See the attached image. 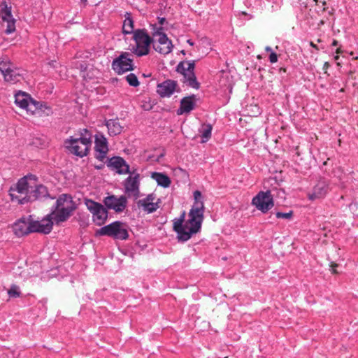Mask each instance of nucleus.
<instances>
[{
	"mask_svg": "<svg viewBox=\"0 0 358 358\" xmlns=\"http://www.w3.org/2000/svg\"><path fill=\"white\" fill-rule=\"evenodd\" d=\"M13 229L15 234L19 237L34 232L48 234L52 229V222L51 219L34 221L30 216L28 218L23 217L17 220L13 224Z\"/></svg>",
	"mask_w": 358,
	"mask_h": 358,
	"instance_id": "nucleus-1",
	"label": "nucleus"
},
{
	"mask_svg": "<svg viewBox=\"0 0 358 358\" xmlns=\"http://www.w3.org/2000/svg\"><path fill=\"white\" fill-rule=\"evenodd\" d=\"M76 205L70 194H62L57 199L55 210L45 219H51L52 224L66 221L76 210Z\"/></svg>",
	"mask_w": 358,
	"mask_h": 358,
	"instance_id": "nucleus-2",
	"label": "nucleus"
},
{
	"mask_svg": "<svg viewBox=\"0 0 358 358\" xmlns=\"http://www.w3.org/2000/svg\"><path fill=\"white\" fill-rule=\"evenodd\" d=\"M15 103L21 108L38 116H49L52 113L51 108L46 103L34 100L29 94L23 92L15 94Z\"/></svg>",
	"mask_w": 358,
	"mask_h": 358,
	"instance_id": "nucleus-3",
	"label": "nucleus"
},
{
	"mask_svg": "<svg viewBox=\"0 0 358 358\" xmlns=\"http://www.w3.org/2000/svg\"><path fill=\"white\" fill-rule=\"evenodd\" d=\"M80 137L70 138L65 141L66 148L73 155L83 157L88 154L92 145V135L87 129L83 130Z\"/></svg>",
	"mask_w": 358,
	"mask_h": 358,
	"instance_id": "nucleus-4",
	"label": "nucleus"
},
{
	"mask_svg": "<svg viewBox=\"0 0 358 358\" xmlns=\"http://www.w3.org/2000/svg\"><path fill=\"white\" fill-rule=\"evenodd\" d=\"M31 180L33 183L35 181L34 176H27L20 179L16 185L10 187L9 194L12 201H17L19 203L24 204L22 202L23 197H26L29 194L31 188Z\"/></svg>",
	"mask_w": 358,
	"mask_h": 358,
	"instance_id": "nucleus-5",
	"label": "nucleus"
},
{
	"mask_svg": "<svg viewBox=\"0 0 358 358\" xmlns=\"http://www.w3.org/2000/svg\"><path fill=\"white\" fill-rule=\"evenodd\" d=\"M194 202L189 212V222L194 223L195 229H201L203 220L204 205L200 191L194 192Z\"/></svg>",
	"mask_w": 358,
	"mask_h": 358,
	"instance_id": "nucleus-6",
	"label": "nucleus"
},
{
	"mask_svg": "<svg viewBox=\"0 0 358 358\" xmlns=\"http://www.w3.org/2000/svg\"><path fill=\"white\" fill-rule=\"evenodd\" d=\"M185 211H183L180 217L173 220V230L178 234L179 241H188L193 234H196L200 229H195L194 223H189V220L184 224Z\"/></svg>",
	"mask_w": 358,
	"mask_h": 358,
	"instance_id": "nucleus-7",
	"label": "nucleus"
},
{
	"mask_svg": "<svg viewBox=\"0 0 358 358\" xmlns=\"http://www.w3.org/2000/svg\"><path fill=\"white\" fill-rule=\"evenodd\" d=\"M195 61H182L176 66V71L183 76V83L189 87L198 90L200 87L195 73Z\"/></svg>",
	"mask_w": 358,
	"mask_h": 358,
	"instance_id": "nucleus-8",
	"label": "nucleus"
},
{
	"mask_svg": "<svg viewBox=\"0 0 358 358\" xmlns=\"http://www.w3.org/2000/svg\"><path fill=\"white\" fill-rule=\"evenodd\" d=\"M133 38L136 46L133 52L138 57L147 55L149 53L150 46L153 44V38L150 37L145 29H136L134 31Z\"/></svg>",
	"mask_w": 358,
	"mask_h": 358,
	"instance_id": "nucleus-9",
	"label": "nucleus"
},
{
	"mask_svg": "<svg viewBox=\"0 0 358 358\" xmlns=\"http://www.w3.org/2000/svg\"><path fill=\"white\" fill-rule=\"evenodd\" d=\"M96 234L100 236H108L120 240H125L129 236L126 224L120 221H115L101 227L96 231Z\"/></svg>",
	"mask_w": 358,
	"mask_h": 358,
	"instance_id": "nucleus-10",
	"label": "nucleus"
},
{
	"mask_svg": "<svg viewBox=\"0 0 358 358\" xmlns=\"http://www.w3.org/2000/svg\"><path fill=\"white\" fill-rule=\"evenodd\" d=\"M0 71L6 82H18L22 77L23 71L17 68L9 59L4 57L0 59Z\"/></svg>",
	"mask_w": 358,
	"mask_h": 358,
	"instance_id": "nucleus-11",
	"label": "nucleus"
},
{
	"mask_svg": "<svg viewBox=\"0 0 358 358\" xmlns=\"http://www.w3.org/2000/svg\"><path fill=\"white\" fill-rule=\"evenodd\" d=\"M85 204L92 214V220L98 226L103 225L108 218V211L101 203L92 199H85Z\"/></svg>",
	"mask_w": 358,
	"mask_h": 358,
	"instance_id": "nucleus-12",
	"label": "nucleus"
},
{
	"mask_svg": "<svg viewBox=\"0 0 358 358\" xmlns=\"http://www.w3.org/2000/svg\"><path fill=\"white\" fill-rule=\"evenodd\" d=\"M162 27L157 28L156 25H153L154 32L152 35L153 36H159L158 43L153 41V48L161 54L166 55L171 52L173 45L166 34L162 32Z\"/></svg>",
	"mask_w": 358,
	"mask_h": 358,
	"instance_id": "nucleus-13",
	"label": "nucleus"
},
{
	"mask_svg": "<svg viewBox=\"0 0 358 358\" xmlns=\"http://www.w3.org/2000/svg\"><path fill=\"white\" fill-rule=\"evenodd\" d=\"M131 53L124 52L112 62V69L117 74L134 70L133 59L130 57Z\"/></svg>",
	"mask_w": 358,
	"mask_h": 358,
	"instance_id": "nucleus-14",
	"label": "nucleus"
},
{
	"mask_svg": "<svg viewBox=\"0 0 358 358\" xmlns=\"http://www.w3.org/2000/svg\"><path fill=\"white\" fill-rule=\"evenodd\" d=\"M252 203L258 210L265 213L274 206L273 195L269 190L261 191L252 199Z\"/></svg>",
	"mask_w": 358,
	"mask_h": 358,
	"instance_id": "nucleus-15",
	"label": "nucleus"
},
{
	"mask_svg": "<svg viewBox=\"0 0 358 358\" xmlns=\"http://www.w3.org/2000/svg\"><path fill=\"white\" fill-rule=\"evenodd\" d=\"M140 174H136V176H129L124 182V192L129 198L136 200L140 196Z\"/></svg>",
	"mask_w": 358,
	"mask_h": 358,
	"instance_id": "nucleus-16",
	"label": "nucleus"
},
{
	"mask_svg": "<svg viewBox=\"0 0 358 358\" xmlns=\"http://www.w3.org/2000/svg\"><path fill=\"white\" fill-rule=\"evenodd\" d=\"M103 202L108 208L113 209L117 213H121L127 207V199L124 195L120 197L111 195L106 197Z\"/></svg>",
	"mask_w": 358,
	"mask_h": 358,
	"instance_id": "nucleus-17",
	"label": "nucleus"
},
{
	"mask_svg": "<svg viewBox=\"0 0 358 358\" xmlns=\"http://www.w3.org/2000/svg\"><path fill=\"white\" fill-rule=\"evenodd\" d=\"M48 197H50V194L45 186L43 185H32L29 194L26 197H23L22 202H31Z\"/></svg>",
	"mask_w": 358,
	"mask_h": 358,
	"instance_id": "nucleus-18",
	"label": "nucleus"
},
{
	"mask_svg": "<svg viewBox=\"0 0 358 358\" xmlns=\"http://www.w3.org/2000/svg\"><path fill=\"white\" fill-rule=\"evenodd\" d=\"M95 150L97 152L96 158L103 162L108 151V141L103 134L99 133L95 135Z\"/></svg>",
	"mask_w": 358,
	"mask_h": 358,
	"instance_id": "nucleus-19",
	"label": "nucleus"
},
{
	"mask_svg": "<svg viewBox=\"0 0 358 358\" xmlns=\"http://www.w3.org/2000/svg\"><path fill=\"white\" fill-rule=\"evenodd\" d=\"M1 13L2 20L7 22L5 33L6 34L13 33L15 31V20L12 16L11 8H8L5 3L2 4Z\"/></svg>",
	"mask_w": 358,
	"mask_h": 358,
	"instance_id": "nucleus-20",
	"label": "nucleus"
},
{
	"mask_svg": "<svg viewBox=\"0 0 358 358\" xmlns=\"http://www.w3.org/2000/svg\"><path fill=\"white\" fill-rule=\"evenodd\" d=\"M108 166L117 171L119 174L130 172L129 165L120 157H113L108 160Z\"/></svg>",
	"mask_w": 358,
	"mask_h": 358,
	"instance_id": "nucleus-21",
	"label": "nucleus"
},
{
	"mask_svg": "<svg viewBox=\"0 0 358 358\" xmlns=\"http://www.w3.org/2000/svg\"><path fill=\"white\" fill-rule=\"evenodd\" d=\"M176 81L167 80L157 85V93L162 97H169L176 90Z\"/></svg>",
	"mask_w": 358,
	"mask_h": 358,
	"instance_id": "nucleus-22",
	"label": "nucleus"
},
{
	"mask_svg": "<svg viewBox=\"0 0 358 358\" xmlns=\"http://www.w3.org/2000/svg\"><path fill=\"white\" fill-rule=\"evenodd\" d=\"M328 185L324 181H320L313 187L311 193L308 194L310 200H315L324 197L328 192Z\"/></svg>",
	"mask_w": 358,
	"mask_h": 358,
	"instance_id": "nucleus-23",
	"label": "nucleus"
},
{
	"mask_svg": "<svg viewBox=\"0 0 358 358\" xmlns=\"http://www.w3.org/2000/svg\"><path fill=\"white\" fill-rule=\"evenodd\" d=\"M195 96L192 95L191 96H187L183 98L180 101V108L178 110L177 113L178 115H182L185 113H189L194 108L195 103L193 101Z\"/></svg>",
	"mask_w": 358,
	"mask_h": 358,
	"instance_id": "nucleus-24",
	"label": "nucleus"
},
{
	"mask_svg": "<svg viewBox=\"0 0 358 358\" xmlns=\"http://www.w3.org/2000/svg\"><path fill=\"white\" fill-rule=\"evenodd\" d=\"M106 125L110 136H116L122 131L123 127L120 125L117 119L107 120Z\"/></svg>",
	"mask_w": 358,
	"mask_h": 358,
	"instance_id": "nucleus-25",
	"label": "nucleus"
},
{
	"mask_svg": "<svg viewBox=\"0 0 358 358\" xmlns=\"http://www.w3.org/2000/svg\"><path fill=\"white\" fill-rule=\"evenodd\" d=\"M151 177L157 182L158 185L164 188L169 187L171 185V180L169 177L164 173L154 172L152 173Z\"/></svg>",
	"mask_w": 358,
	"mask_h": 358,
	"instance_id": "nucleus-26",
	"label": "nucleus"
},
{
	"mask_svg": "<svg viewBox=\"0 0 358 358\" xmlns=\"http://www.w3.org/2000/svg\"><path fill=\"white\" fill-rule=\"evenodd\" d=\"M134 21L132 20L130 15L128 14V16L125 18L123 26H122V32L124 34H134Z\"/></svg>",
	"mask_w": 358,
	"mask_h": 358,
	"instance_id": "nucleus-27",
	"label": "nucleus"
},
{
	"mask_svg": "<svg viewBox=\"0 0 358 358\" xmlns=\"http://www.w3.org/2000/svg\"><path fill=\"white\" fill-rule=\"evenodd\" d=\"M202 142H206L211 136L212 126L210 124L203 125L201 130Z\"/></svg>",
	"mask_w": 358,
	"mask_h": 358,
	"instance_id": "nucleus-28",
	"label": "nucleus"
},
{
	"mask_svg": "<svg viewBox=\"0 0 358 358\" xmlns=\"http://www.w3.org/2000/svg\"><path fill=\"white\" fill-rule=\"evenodd\" d=\"M143 210L146 211L148 213H152L156 211L159 208V205L157 202H150L146 204H143V207H142Z\"/></svg>",
	"mask_w": 358,
	"mask_h": 358,
	"instance_id": "nucleus-29",
	"label": "nucleus"
},
{
	"mask_svg": "<svg viewBox=\"0 0 358 358\" xmlns=\"http://www.w3.org/2000/svg\"><path fill=\"white\" fill-rule=\"evenodd\" d=\"M156 196L155 194L152 193L148 194L145 199H140L137 201V206L138 207H143V204L149 203L150 202H152L155 200Z\"/></svg>",
	"mask_w": 358,
	"mask_h": 358,
	"instance_id": "nucleus-30",
	"label": "nucleus"
},
{
	"mask_svg": "<svg viewBox=\"0 0 358 358\" xmlns=\"http://www.w3.org/2000/svg\"><path fill=\"white\" fill-rule=\"evenodd\" d=\"M125 78L129 85L132 87H137L140 84L137 76L134 73H129Z\"/></svg>",
	"mask_w": 358,
	"mask_h": 358,
	"instance_id": "nucleus-31",
	"label": "nucleus"
},
{
	"mask_svg": "<svg viewBox=\"0 0 358 358\" xmlns=\"http://www.w3.org/2000/svg\"><path fill=\"white\" fill-rule=\"evenodd\" d=\"M275 215L277 218L290 220L292 217L293 212L292 210L288 213L277 212Z\"/></svg>",
	"mask_w": 358,
	"mask_h": 358,
	"instance_id": "nucleus-32",
	"label": "nucleus"
},
{
	"mask_svg": "<svg viewBox=\"0 0 358 358\" xmlns=\"http://www.w3.org/2000/svg\"><path fill=\"white\" fill-rule=\"evenodd\" d=\"M20 292L18 291V287L17 286H13L8 290V294L11 297H17L20 296Z\"/></svg>",
	"mask_w": 358,
	"mask_h": 358,
	"instance_id": "nucleus-33",
	"label": "nucleus"
},
{
	"mask_svg": "<svg viewBox=\"0 0 358 358\" xmlns=\"http://www.w3.org/2000/svg\"><path fill=\"white\" fill-rule=\"evenodd\" d=\"M269 61L271 63H275L278 61L277 54L271 52L269 55Z\"/></svg>",
	"mask_w": 358,
	"mask_h": 358,
	"instance_id": "nucleus-34",
	"label": "nucleus"
},
{
	"mask_svg": "<svg viewBox=\"0 0 358 358\" xmlns=\"http://www.w3.org/2000/svg\"><path fill=\"white\" fill-rule=\"evenodd\" d=\"M331 268V272L332 273H338L337 271L336 270V267L338 266V264L334 263V262H331V265H330Z\"/></svg>",
	"mask_w": 358,
	"mask_h": 358,
	"instance_id": "nucleus-35",
	"label": "nucleus"
},
{
	"mask_svg": "<svg viewBox=\"0 0 358 358\" xmlns=\"http://www.w3.org/2000/svg\"><path fill=\"white\" fill-rule=\"evenodd\" d=\"M129 173L131 176H136V174H139L136 169H132L131 170L130 169V172Z\"/></svg>",
	"mask_w": 358,
	"mask_h": 358,
	"instance_id": "nucleus-36",
	"label": "nucleus"
},
{
	"mask_svg": "<svg viewBox=\"0 0 358 358\" xmlns=\"http://www.w3.org/2000/svg\"><path fill=\"white\" fill-rule=\"evenodd\" d=\"M159 23L160 24H163L166 22V19L164 17H158Z\"/></svg>",
	"mask_w": 358,
	"mask_h": 358,
	"instance_id": "nucleus-37",
	"label": "nucleus"
},
{
	"mask_svg": "<svg viewBox=\"0 0 358 358\" xmlns=\"http://www.w3.org/2000/svg\"><path fill=\"white\" fill-rule=\"evenodd\" d=\"M80 69H81V71L85 70L86 69V64L85 63H80Z\"/></svg>",
	"mask_w": 358,
	"mask_h": 358,
	"instance_id": "nucleus-38",
	"label": "nucleus"
},
{
	"mask_svg": "<svg viewBox=\"0 0 358 358\" xmlns=\"http://www.w3.org/2000/svg\"><path fill=\"white\" fill-rule=\"evenodd\" d=\"M329 63L328 62H325L324 64V65H323V69L326 71L329 68Z\"/></svg>",
	"mask_w": 358,
	"mask_h": 358,
	"instance_id": "nucleus-39",
	"label": "nucleus"
},
{
	"mask_svg": "<svg viewBox=\"0 0 358 358\" xmlns=\"http://www.w3.org/2000/svg\"><path fill=\"white\" fill-rule=\"evenodd\" d=\"M265 50H266V52H272V49H271V47H269V46H266V47L265 48Z\"/></svg>",
	"mask_w": 358,
	"mask_h": 358,
	"instance_id": "nucleus-40",
	"label": "nucleus"
},
{
	"mask_svg": "<svg viewBox=\"0 0 358 358\" xmlns=\"http://www.w3.org/2000/svg\"><path fill=\"white\" fill-rule=\"evenodd\" d=\"M338 43V42L336 40H334V41L332 43V45L333 46H337Z\"/></svg>",
	"mask_w": 358,
	"mask_h": 358,
	"instance_id": "nucleus-41",
	"label": "nucleus"
},
{
	"mask_svg": "<svg viewBox=\"0 0 358 358\" xmlns=\"http://www.w3.org/2000/svg\"><path fill=\"white\" fill-rule=\"evenodd\" d=\"M310 45L317 50L318 49L317 46L315 45L313 42L310 43Z\"/></svg>",
	"mask_w": 358,
	"mask_h": 358,
	"instance_id": "nucleus-42",
	"label": "nucleus"
},
{
	"mask_svg": "<svg viewBox=\"0 0 358 358\" xmlns=\"http://www.w3.org/2000/svg\"><path fill=\"white\" fill-rule=\"evenodd\" d=\"M187 43H188L190 45H194L193 42H192L191 40H187Z\"/></svg>",
	"mask_w": 358,
	"mask_h": 358,
	"instance_id": "nucleus-43",
	"label": "nucleus"
},
{
	"mask_svg": "<svg viewBox=\"0 0 358 358\" xmlns=\"http://www.w3.org/2000/svg\"><path fill=\"white\" fill-rule=\"evenodd\" d=\"M80 1H81L82 3H87V0H80Z\"/></svg>",
	"mask_w": 358,
	"mask_h": 358,
	"instance_id": "nucleus-44",
	"label": "nucleus"
},
{
	"mask_svg": "<svg viewBox=\"0 0 358 358\" xmlns=\"http://www.w3.org/2000/svg\"><path fill=\"white\" fill-rule=\"evenodd\" d=\"M101 168V166H96L97 169H100Z\"/></svg>",
	"mask_w": 358,
	"mask_h": 358,
	"instance_id": "nucleus-45",
	"label": "nucleus"
},
{
	"mask_svg": "<svg viewBox=\"0 0 358 358\" xmlns=\"http://www.w3.org/2000/svg\"><path fill=\"white\" fill-rule=\"evenodd\" d=\"M336 52H337V53L340 52V50H339V49H337Z\"/></svg>",
	"mask_w": 358,
	"mask_h": 358,
	"instance_id": "nucleus-46",
	"label": "nucleus"
},
{
	"mask_svg": "<svg viewBox=\"0 0 358 358\" xmlns=\"http://www.w3.org/2000/svg\"><path fill=\"white\" fill-rule=\"evenodd\" d=\"M326 3L325 1H322V4L324 5Z\"/></svg>",
	"mask_w": 358,
	"mask_h": 358,
	"instance_id": "nucleus-47",
	"label": "nucleus"
},
{
	"mask_svg": "<svg viewBox=\"0 0 358 358\" xmlns=\"http://www.w3.org/2000/svg\"><path fill=\"white\" fill-rule=\"evenodd\" d=\"M315 2H317V0H314Z\"/></svg>",
	"mask_w": 358,
	"mask_h": 358,
	"instance_id": "nucleus-48",
	"label": "nucleus"
},
{
	"mask_svg": "<svg viewBox=\"0 0 358 358\" xmlns=\"http://www.w3.org/2000/svg\"><path fill=\"white\" fill-rule=\"evenodd\" d=\"M224 358H227V357H224Z\"/></svg>",
	"mask_w": 358,
	"mask_h": 358,
	"instance_id": "nucleus-49",
	"label": "nucleus"
}]
</instances>
